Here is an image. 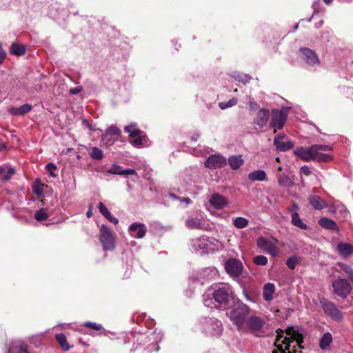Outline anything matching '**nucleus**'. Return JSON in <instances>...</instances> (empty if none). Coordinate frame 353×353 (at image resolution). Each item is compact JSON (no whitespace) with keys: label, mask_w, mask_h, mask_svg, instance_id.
<instances>
[{"label":"nucleus","mask_w":353,"mask_h":353,"mask_svg":"<svg viewBox=\"0 0 353 353\" xmlns=\"http://www.w3.org/2000/svg\"><path fill=\"white\" fill-rule=\"evenodd\" d=\"M81 91V87H75L70 90V93L72 94H77Z\"/></svg>","instance_id":"obj_61"},{"label":"nucleus","mask_w":353,"mask_h":353,"mask_svg":"<svg viewBox=\"0 0 353 353\" xmlns=\"http://www.w3.org/2000/svg\"><path fill=\"white\" fill-rule=\"evenodd\" d=\"M226 164L225 157L221 154H212L205 161V166L210 169H217L224 167Z\"/></svg>","instance_id":"obj_17"},{"label":"nucleus","mask_w":353,"mask_h":353,"mask_svg":"<svg viewBox=\"0 0 353 353\" xmlns=\"http://www.w3.org/2000/svg\"><path fill=\"white\" fill-rule=\"evenodd\" d=\"M270 118V112L269 110L265 108H261L260 109L256 115V117L254 119V124L256 126V128L262 129L263 127H265Z\"/></svg>","instance_id":"obj_19"},{"label":"nucleus","mask_w":353,"mask_h":353,"mask_svg":"<svg viewBox=\"0 0 353 353\" xmlns=\"http://www.w3.org/2000/svg\"><path fill=\"white\" fill-rule=\"evenodd\" d=\"M6 55V51L3 50L1 43H0V65L3 63Z\"/></svg>","instance_id":"obj_59"},{"label":"nucleus","mask_w":353,"mask_h":353,"mask_svg":"<svg viewBox=\"0 0 353 353\" xmlns=\"http://www.w3.org/2000/svg\"><path fill=\"white\" fill-rule=\"evenodd\" d=\"M277 333L278 334L276 343L281 342L282 344L285 345V351L283 350L282 345H278V349L281 352V353H292L290 351V346L292 341H296L299 345H300L301 343L303 342L301 336H300V334L295 333L294 330H293V327L288 328V330H286V333L288 335L290 336H285L283 340H281V339L283 338V335L280 334L279 331H277Z\"/></svg>","instance_id":"obj_5"},{"label":"nucleus","mask_w":353,"mask_h":353,"mask_svg":"<svg viewBox=\"0 0 353 353\" xmlns=\"http://www.w3.org/2000/svg\"><path fill=\"white\" fill-rule=\"evenodd\" d=\"M299 262L300 260L296 256H292L287 260L286 265L290 270H294Z\"/></svg>","instance_id":"obj_43"},{"label":"nucleus","mask_w":353,"mask_h":353,"mask_svg":"<svg viewBox=\"0 0 353 353\" xmlns=\"http://www.w3.org/2000/svg\"><path fill=\"white\" fill-rule=\"evenodd\" d=\"M267 175L265 171L261 170H257L251 172L248 174V179L251 181H263L266 179Z\"/></svg>","instance_id":"obj_27"},{"label":"nucleus","mask_w":353,"mask_h":353,"mask_svg":"<svg viewBox=\"0 0 353 353\" xmlns=\"http://www.w3.org/2000/svg\"><path fill=\"white\" fill-rule=\"evenodd\" d=\"M332 287L335 294L338 296L345 298L351 291V285L348 281L344 279H339L332 283Z\"/></svg>","instance_id":"obj_12"},{"label":"nucleus","mask_w":353,"mask_h":353,"mask_svg":"<svg viewBox=\"0 0 353 353\" xmlns=\"http://www.w3.org/2000/svg\"><path fill=\"white\" fill-rule=\"evenodd\" d=\"M146 337L149 339L150 341H152L151 344L148 347V351L152 352V350L151 347L156 346L157 343L161 341L163 334L160 332H157V330H154Z\"/></svg>","instance_id":"obj_28"},{"label":"nucleus","mask_w":353,"mask_h":353,"mask_svg":"<svg viewBox=\"0 0 353 353\" xmlns=\"http://www.w3.org/2000/svg\"><path fill=\"white\" fill-rule=\"evenodd\" d=\"M32 109V106L28 103L23 104L19 107H12L9 112L12 115L23 116L29 112Z\"/></svg>","instance_id":"obj_23"},{"label":"nucleus","mask_w":353,"mask_h":353,"mask_svg":"<svg viewBox=\"0 0 353 353\" xmlns=\"http://www.w3.org/2000/svg\"><path fill=\"white\" fill-rule=\"evenodd\" d=\"M122 175H134L137 176V172L134 169H125L122 171Z\"/></svg>","instance_id":"obj_57"},{"label":"nucleus","mask_w":353,"mask_h":353,"mask_svg":"<svg viewBox=\"0 0 353 353\" xmlns=\"http://www.w3.org/2000/svg\"><path fill=\"white\" fill-rule=\"evenodd\" d=\"M117 140V139H112L110 137H106L105 139H104L103 134L101 137V141L106 145H112Z\"/></svg>","instance_id":"obj_54"},{"label":"nucleus","mask_w":353,"mask_h":353,"mask_svg":"<svg viewBox=\"0 0 353 353\" xmlns=\"http://www.w3.org/2000/svg\"><path fill=\"white\" fill-rule=\"evenodd\" d=\"M209 202L212 206L218 210L223 209L227 206L228 203V199L219 193L213 194L209 199Z\"/></svg>","instance_id":"obj_21"},{"label":"nucleus","mask_w":353,"mask_h":353,"mask_svg":"<svg viewBox=\"0 0 353 353\" xmlns=\"http://www.w3.org/2000/svg\"><path fill=\"white\" fill-rule=\"evenodd\" d=\"M98 208L99 210L100 213L102 215L104 214L105 213H106L107 211H108V210L107 209L105 205L102 202H99L98 203Z\"/></svg>","instance_id":"obj_58"},{"label":"nucleus","mask_w":353,"mask_h":353,"mask_svg":"<svg viewBox=\"0 0 353 353\" xmlns=\"http://www.w3.org/2000/svg\"><path fill=\"white\" fill-rule=\"evenodd\" d=\"M310 205L316 210H321L325 205V202L319 196H312L309 198Z\"/></svg>","instance_id":"obj_31"},{"label":"nucleus","mask_w":353,"mask_h":353,"mask_svg":"<svg viewBox=\"0 0 353 353\" xmlns=\"http://www.w3.org/2000/svg\"><path fill=\"white\" fill-rule=\"evenodd\" d=\"M249 221L246 218L239 216L233 219V225L238 229H243L248 225Z\"/></svg>","instance_id":"obj_36"},{"label":"nucleus","mask_w":353,"mask_h":353,"mask_svg":"<svg viewBox=\"0 0 353 353\" xmlns=\"http://www.w3.org/2000/svg\"><path fill=\"white\" fill-rule=\"evenodd\" d=\"M11 350L14 351L15 353H30L28 351L27 347L26 345H19L11 347L10 348V350H8V353Z\"/></svg>","instance_id":"obj_47"},{"label":"nucleus","mask_w":353,"mask_h":353,"mask_svg":"<svg viewBox=\"0 0 353 353\" xmlns=\"http://www.w3.org/2000/svg\"><path fill=\"white\" fill-rule=\"evenodd\" d=\"M337 251L340 256L346 259L353 253V245L349 243L340 242L337 245Z\"/></svg>","instance_id":"obj_22"},{"label":"nucleus","mask_w":353,"mask_h":353,"mask_svg":"<svg viewBox=\"0 0 353 353\" xmlns=\"http://www.w3.org/2000/svg\"><path fill=\"white\" fill-rule=\"evenodd\" d=\"M314 145L316 150H317V152H319V151L327 152V151L332 150V147L329 145L314 144Z\"/></svg>","instance_id":"obj_50"},{"label":"nucleus","mask_w":353,"mask_h":353,"mask_svg":"<svg viewBox=\"0 0 353 353\" xmlns=\"http://www.w3.org/2000/svg\"><path fill=\"white\" fill-rule=\"evenodd\" d=\"M274 145H275L277 150L282 152L290 150L294 145L292 141L283 142V140L281 141H279V143Z\"/></svg>","instance_id":"obj_39"},{"label":"nucleus","mask_w":353,"mask_h":353,"mask_svg":"<svg viewBox=\"0 0 353 353\" xmlns=\"http://www.w3.org/2000/svg\"><path fill=\"white\" fill-rule=\"evenodd\" d=\"M332 341V334L330 332L325 333L320 341V347L322 350L326 349Z\"/></svg>","instance_id":"obj_35"},{"label":"nucleus","mask_w":353,"mask_h":353,"mask_svg":"<svg viewBox=\"0 0 353 353\" xmlns=\"http://www.w3.org/2000/svg\"><path fill=\"white\" fill-rule=\"evenodd\" d=\"M248 105L250 107V110H256L259 108L258 103L254 101L253 99H250L248 102Z\"/></svg>","instance_id":"obj_55"},{"label":"nucleus","mask_w":353,"mask_h":353,"mask_svg":"<svg viewBox=\"0 0 353 353\" xmlns=\"http://www.w3.org/2000/svg\"><path fill=\"white\" fill-rule=\"evenodd\" d=\"M46 170L50 173L52 177H56L57 175L54 171L57 170V166L53 163H48L46 166Z\"/></svg>","instance_id":"obj_49"},{"label":"nucleus","mask_w":353,"mask_h":353,"mask_svg":"<svg viewBox=\"0 0 353 353\" xmlns=\"http://www.w3.org/2000/svg\"><path fill=\"white\" fill-rule=\"evenodd\" d=\"M124 130L129 133L130 143L137 148H141L148 145V138L145 134L137 128L135 123L126 125Z\"/></svg>","instance_id":"obj_4"},{"label":"nucleus","mask_w":353,"mask_h":353,"mask_svg":"<svg viewBox=\"0 0 353 353\" xmlns=\"http://www.w3.org/2000/svg\"><path fill=\"white\" fill-rule=\"evenodd\" d=\"M202 325L206 334L219 336L222 332L221 323L217 319L206 317L203 320Z\"/></svg>","instance_id":"obj_8"},{"label":"nucleus","mask_w":353,"mask_h":353,"mask_svg":"<svg viewBox=\"0 0 353 353\" xmlns=\"http://www.w3.org/2000/svg\"><path fill=\"white\" fill-rule=\"evenodd\" d=\"M301 173L305 175L309 176L311 174V171L310 168L307 165H303L301 168Z\"/></svg>","instance_id":"obj_56"},{"label":"nucleus","mask_w":353,"mask_h":353,"mask_svg":"<svg viewBox=\"0 0 353 353\" xmlns=\"http://www.w3.org/2000/svg\"><path fill=\"white\" fill-rule=\"evenodd\" d=\"M90 156L94 160L100 161L103 157V152L100 148L97 147H93L92 148L90 152Z\"/></svg>","instance_id":"obj_38"},{"label":"nucleus","mask_w":353,"mask_h":353,"mask_svg":"<svg viewBox=\"0 0 353 353\" xmlns=\"http://www.w3.org/2000/svg\"><path fill=\"white\" fill-rule=\"evenodd\" d=\"M100 241L104 250H112L115 248L114 234L105 225H102L100 228Z\"/></svg>","instance_id":"obj_7"},{"label":"nucleus","mask_w":353,"mask_h":353,"mask_svg":"<svg viewBox=\"0 0 353 353\" xmlns=\"http://www.w3.org/2000/svg\"><path fill=\"white\" fill-rule=\"evenodd\" d=\"M55 338L63 350L68 351L70 350V346L67 341L66 336L63 334H57Z\"/></svg>","instance_id":"obj_33"},{"label":"nucleus","mask_w":353,"mask_h":353,"mask_svg":"<svg viewBox=\"0 0 353 353\" xmlns=\"http://www.w3.org/2000/svg\"><path fill=\"white\" fill-rule=\"evenodd\" d=\"M294 154L304 161L307 162V148L298 147L294 150Z\"/></svg>","instance_id":"obj_37"},{"label":"nucleus","mask_w":353,"mask_h":353,"mask_svg":"<svg viewBox=\"0 0 353 353\" xmlns=\"http://www.w3.org/2000/svg\"><path fill=\"white\" fill-rule=\"evenodd\" d=\"M49 217V214L47 212V210L45 208H42L39 210H37L34 213V218L38 221H43L47 220Z\"/></svg>","instance_id":"obj_40"},{"label":"nucleus","mask_w":353,"mask_h":353,"mask_svg":"<svg viewBox=\"0 0 353 353\" xmlns=\"http://www.w3.org/2000/svg\"><path fill=\"white\" fill-rule=\"evenodd\" d=\"M237 103V99L236 98H232L227 102H220L219 103V107L221 110H225L228 108H231L232 106H234Z\"/></svg>","instance_id":"obj_42"},{"label":"nucleus","mask_w":353,"mask_h":353,"mask_svg":"<svg viewBox=\"0 0 353 353\" xmlns=\"http://www.w3.org/2000/svg\"><path fill=\"white\" fill-rule=\"evenodd\" d=\"M218 275V270L214 267L205 268L201 270L197 275L196 280L201 285L205 282L214 280Z\"/></svg>","instance_id":"obj_15"},{"label":"nucleus","mask_w":353,"mask_h":353,"mask_svg":"<svg viewBox=\"0 0 353 353\" xmlns=\"http://www.w3.org/2000/svg\"><path fill=\"white\" fill-rule=\"evenodd\" d=\"M131 236L137 239L143 238L147 232L146 226L141 223H133L128 229Z\"/></svg>","instance_id":"obj_20"},{"label":"nucleus","mask_w":353,"mask_h":353,"mask_svg":"<svg viewBox=\"0 0 353 353\" xmlns=\"http://www.w3.org/2000/svg\"><path fill=\"white\" fill-rule=\"evenodd\" d=\"M107 219H108L110 222L112 223H113V224H114V225H117V224H118V223H119V220H118V219H117L116 217L112 216V214H110L108 217H107Z\"/></svg>","instance_id":"obj_60"},{"label":"nucleus","mask_w":353,"mask_h":353,"mask_svg":"<svg viewBox=\"0 0 353 353\" xmlns=\"http://www.w3.org/2000/svg\"><path fill=\"white\" fill-rule=\"evenodd\" d=\"M320 303L323 311L332 319L338 321L341 319V313L334 303L324 299Z\"/></svg>","instance_id":"obj_13"},{"label":"nucleus","mask_w":353,"mask_h":353,"mask_svg":"<svg viewBox=\"0 0 353 353\" xmlns=\"http://www.w3.org/2000/svg\"><path fill=\"white\" fill-rule=\"evenodd\" d=\"M169 196L175 199H179L181 202H185L186 204H190L191 203V199L188 197L181 198L175 195L174 193L170 192L169 193Z\"/></svg>","instance_id":"obj_52"},{"label":"nucleus","mask_w":353,"mask_h":353,"mask_svg":"<svg viewBox=\"0 0 353 353\" xmlns=\"http://www.w3.org/2000/svg\"><path fill=\"white\" fill-rule=\"evenodd\" d=\"M14 174V170L12 168H8V170H6L5 174L2 176L1 179L3 181H7L12 177V176Z\"/></svg>","instance_id":"obj_51"},{"label":"nucleus","mask_w":353,"mask_h":353,"mask_svg":"<svg viewBox=\"0 0 353 353\" xmlns=\"http://www.w3.org/2000/svg\"><path fill=\"white\" fill-rule=\"evenodd\" d=\"M307 162L310 161L327 162L332 159V156L317 152L314 145L307 148Z\"/></svg>","instance_id":"obj_18"},{"label":"nucleus","mask_w":353,"mask_h":353,"mask_svg":"<svg viewBox=\"0 0 353 353\" xmlns=\"http://www.w3.org/2000/svg\"><path fill=\"white\" fill-rule=\"evenodd\" d=\"M188 228L208 230L210 228L208 221L201 213H195L189 216L185 220Z\"/></svg>","instance_id":"obj_6"},{"label":"nucleus","mask_w":353,"mask_h":353,"mask_svg":"<svg viewBox=\"0 0 353 353\" xmlns=\"http://www.w3.org/2000/svg\"><path fill=\"white\" fill-rule=\"evenodd\" d=\"M319 225L326 229L339 230L337 224L334 221L328 218H322L319 221Z\"/></svg>","instance_id":"obj_29"},{"label":"nucleus","mask_w":353,"mask_h":353,"mask_svg":"<svg viewBox=\"0 0 353 353\" xmlns=\"http://www.w3.org/2000/svg\"><path fill=\"white\" fill-rule=\"evenodd\" d=\"M250 312V308L242 302H238L230 312L229 318L239 331L244 330L245 323Z\"/></svg>","instance_id":"obj_2"},{"label":"nucleus","mask_w":353,"mask_h":353,"mask_svg":"<svg viewBox=\"0 0 353 353\" xmlns=\"http://www.w3.org/2000/svg\"><path fill=\"white\" fill-rule=\"evenodd\" d=\"M284 138L283 134H279L276 137H275L274 139V144H277L279 143V141H281Z\"/></svg>","instance_id":"obj_62"},{"label":"nucleus","mask_w":353,"mask_h":353,"mask_svg":"<svg viewBox=\"0 0 353 353\" xmlns=\"http://www.w3.org/2000/svg\"><path fill=\"white\" fill-rule=\"evenodd\" d=\"M200 137V134L198 132H195L191 137V139L194 141H196Z\"/></svg>","instance_id":"obj_63"},{"label":"nucleus","mask_w":353,"mask_h":353,"mask_svg":"<svg viewBox=\"0 0 353 353\" xmlns=\"http://www.w3.org/2000/svg\"><path fill=\"white\" fill-rule=\"evenodd\" d=\"M26 52V48L21 44L17 43H12L10 49V53L13 55L21 56Z\"/></svg>","instance_id":"obj_30"},{"label":"nucleus","mask_w":353,"mask_h":353,"mask_svg":"<svg viewBox=\"0 0 353 353\" xmlns=\"http://www.w3.org/2000/svg\"><path fill=\"white\" fill-rule=\"evenodd\" d=\"M288 114V110L273 109L272 110V118L270 123L271 128H274V132H276V128L280 130L283 128Z\"/></svg>","instance_id":"obj_10"},{"label":"nucleus","mask_w":353,"mask_h":353,"mask_svg":"<svg viewBox=\"0 0 353 353\" xmlns=\"http://www.w3.org/2000/svg\"><path fill=\"white\" fill-rule=\"evenodd\" d=\"M301 58L309 65L316 66L320 63V60L316 52L307 48H302L299 50Z\"/></svg>","instance_id":"obj_14"},{"label":"nucleus","mask_w":353,"mask_h":353,"mask_svg":"<svg viewBox=\"0 0 353 353\" xmlns=\"http://www.w3.org/2000/svg\"><path fill=\"white\" fill-rule=\"evenodd\" d=\"M123 170L121 169V167L120 165H114L109 170L108 172L114 174H119L122 175V171Z\"/></svg>","instance_id":"obj_53"},{"label":"nucleus","mask_w":353,"mask_h":353,"mask_svg":"<svg viewBox=\"0 0 353 353\" xmlns=\"http://www.w3.org/2000/svg\"><path fill=\"white\" fill-rule=\"evenodd\" d=\"M278 183L281 186L283 187H292L294 184L292 179L285 174H280L278 176Z\"/></svg>","instance_id":"obj_34"},{"label":"nucleus","mask_w":353,"mask_h":353,"mask_svg":"<svg viewBox=\"0 0 353 353\" xmlns=\"http://www.w3.org/2000/svg\"><path fill=\"white\" fill-rule=\"evenodd\" d=\"M292 223L294 225H296V226H297V227H299V228H300L301 229H306L307 228L306 224H305L301 220L298 213H296V212L292 213Z\"/></svg>","instance_id":"obj_41"},{"label":"nucleus","mask_w":353,"mask_h":353,"mask_svg":"<svg viewBox=\"0 0 353 353\" xmlns=\"http://www.w3.org/2000/svg\"><path fill=\"white\" fill-rule=\"evenodd\" d=\"M266 322L263 317L256 315H250L246 319L244 330L254 334L256 336H262L265 333Z\"/></svg>","instance_id":"obj_3"},{"label":"nucleus","mask_w":353,"mask_h":353,"mask_svg":"<svg viewBox=\"0 0 353 353\" xmlns=\"http://www.w3.org/2000/svg\"><path fill=\"white\" fill-rule=\"evenodd\" d=\"M228 164L232 170L239 169L244 163L241 155H232L228 158Z\"/></svg>","instance_id":"obj_26"},{"label":"nucleus","mask_w":353,"mask_h":353,"mask_svg":"<svg viewBox=\"0 0 353 353\" xmlns=\"http://www.w3.org/2000/svg\"><path fill=\"white\" fill-rule=\"evenodd\" d=\"M232 294V290L228 283L215 284L204 293L203 301L207 307L223 309L228 305Z\"/></svg>","instance_id":"obj_1"},{"label":"nucleus","mask_w":353,"mask_h":353,"mask_svg":"<svg viewBox=\"0 0 353 353\" xmlns=\"http://www.w3.org/2000/svg\"><path fill=\"white\" fill-rule=\"evenodd\" d=\"M207 243L205 236L192 239L190 241V248L192 252L199 254H206L208 253Z\"/></svg>","instance_id":"obj_16"},{"label":"nucleus","mask_w":353,"mask_h":353,"mask_svg":"<svg viewBox=\"0 0 353 353\" xmlns=\"http://www.w3.org/2000/svg\"><path fill=\"white\" fill-rule=\"evenodd\" d=\"M206 241L208 242V253L222 250L223 248V243L215 238L206 236Z\"/></svg>","instance_id":"obj_24"},{"label":"nucleus","mask_w":353,"mask_h":353,"mask_svg":"<svg viewBox=\"0 0 353 353\" xmlns=\"http://www.w3.org/2000/svg\"><path fill=\"white\" fill-rule=\"evenodd\" d=\"M339 265L340 266L341 269L347 274L349 279L353 282V270L352 268L345 263H339Z\"/></svg>","instance_id":"obj_44"},{"label":"nucleus","mask_w":353,"mask_h":353,"mask_svg":"<svg viewBox=\"0 0 353 353\" xmlns=\"http://www.w3.org/2000/svg\"><path fill=\"white\" fill-rule=\"evenodd\" d=\"M275 292V285L273 283H268L263 286V297L266 301H270L273 299V294Z\"/></svg>","instance_id":"obj_25"},{"label":"nucleus","mask_w":353,"mask_h":353,"mask_svg":"<svg viewBox=\"0 0 353 353\" xmlns=\"http://www.w3.org/2000/svg\"><path fill=\"white\" fill-rule=\"evenodd\" d=\"M43 192V189L40 187H37V188H34V192L37 194V195H40Z\"/></svg>","instance_id":"obj_64"},{"label":"nucleus","mask_w":353,"mask_h":353,"mask_svg":"<svg viewBox=\"0 0 353 353\" xmlns=\"http://www.w3.org/2000/svg\"><path fill=\"white\" fill-rule=\"evenodd\" d=\"M254 263L258 265H265L268 263V258L263 255H259L254 258Z\"/></svg>","instance_id":"obj_48"},{"label":"nucleus","mask_w":353,"mask_h":353,"mask_svg":"<svg viewBox=\"0 0 353 353\" xmlns=\"http://www.w3.org/2000/svg\"><path fill=\"white\" fill-rule=\"evenodd\" d=\"M83 325L85 327H89V328L92 329L96 331H103L104 330V328L103 327V326L101 324H98V323L90 322V321L85 322L83 323Z\"/></svg>","instance_id":"obj_46"},{"label":"nucleus","mask_w":353,"mask_h":353,"mask_svg":"<svg viewBox=\"0 0 353 353\" xmlns=\"http://www.w3.org/2000/svg\"><path fill=\"white\" fill-rule=\"evenodd\" d=\"M278 243L279 241L274 238L266 239L264 237H259L257 240L258 247L263 250L272 256H276L279 254V250L277 247Z\"/></svg>","instance_id":"obj_9"},{"label":"nucleus","mask_w":353,"mask_h":353,"mask_svg":"<svg viewBox=\"0 0 353 353\" xmlns=\"http://www.w3.org/2000/svg\"><path fill=\"white\" fill-rule=\"evenodd\" d=\"M121 134V130L117 126L112 125L105 130V132L103 134V139H105L106 137L115 136L117 139Z\"/></svg>","instance_id":"obj_32"},{"label":"nucleus","mask_w":353,"mask_h":353,"mask_svg":"<svg viewBox=\"0 0 353 353\" xmlns=\"http://www.w3.org/2000/svg\"><path fill=\"white\" fill-rule=\"evenodd\" d=\"M243 264L236 259H230L225 263L227 273L232 277H239L243 272Z\"/></svg>","instance_id":"obj_11"},{"label":"nucleus","mask_w":353,"mask_h":353,"mask_svg":"<svg viewBox=\"0 0 353 353\" xmlns=\"http://www.w3.org/2000/svg\"><path fill=\"white\" fill-rule=\"evenodd\" d=\"M236 81L241 82L243 84L249 83L251 79V77L248 74H237L234 76Z\"/></svg>","instance_id":"obj_45"}]
</instances>
